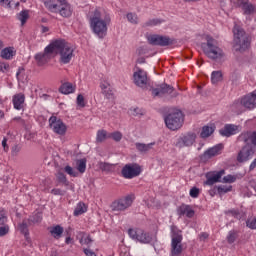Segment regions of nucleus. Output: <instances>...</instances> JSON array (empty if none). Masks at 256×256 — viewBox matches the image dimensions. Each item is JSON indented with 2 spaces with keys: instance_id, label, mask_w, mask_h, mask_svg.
<instances>
[{
  "instance_id": "nucleus-5",
  "label": "nucleus",
  "mask_w": 256,
  "mask_h": 256,
  "mask_svg": "<svg viewBox=\"0 0 256 256\" xmlns=\"http://www.w3.org/2000/svg\"><path fill=\"white\" fill-rule=\"evenodd\" d=\"M171 256H179L183 253V235L176 226H171Z\"/></svg>"
},
{
  "instance_id": "nucleus-40",
  "label": "nucleus",
  "mask_w": 256,
  "mask_h": 256,
  "mask_svg": "<svg viewBox=\"0 0 256 256\" xmlns=\"http://www.w3.org/2000/svg\"><path fill=\"white\" fill-rule=\"evenodd\" d=\"M105 139H109V135H107V131L106 130H99L97 132L96 141L98 143H103V141H105Z\"/></svg>"
},
{
  "instance_id": "nucleus-15",
  "label": "nucleus",
  "mask_w": 256,
  "mask_h": 256,
  "mask_svg": "<svg viewBox=\"0 0 256 256\" xmlns=\"http://www.w3.org/2000/svg\"><path fill=\"white\" fill-rule=\"evenodd\" d=\"M222 137H232V135H237L241 133V126L235 124H226L222 129L219 130Z\"/></svg>"
},
{
  "instance_id": "nucleus-58",
  "label": "nucleus",
  "mask_w": 256,
  "mask_h": 256,
  "mask_svg": "<svg viewBox=\"0 0 256 256\" xmlns=\"http://www.w3.org/2000/svg\"><path fill=\"white\" fill-rule=\"evenodd\" d=\"M246 225L249 227V229H256V218L247 220Z\"/></svg>"
},
{
  "instance_id": "nucleus-60",
  "label": "nucleus",
  "mask_w": 256,
  "mask_h": 256,
  "mask_svg": "<svg viewBox=\"0 0 256 256\" xmlns=\"http://www.w3.org/2000/svg\"><path fill=\"white\" fill-rule=\"evenodd\" d=\"M52 195H60L63 196L65 195V191L59 188H54L51 190Z\"/></svg>"
},
{
  "instance_id": "nucleus-39",
  "label": "nucleus",
  "mask_w": 256,
  "mask_h": 256,
  "mask_svg": "<svg viewBox=\"0 0 256 256\" xmlns=\"http://www.w3.org/2000/svg\"><path fill=\"white\" fill-rule=\"evenodd\" d=\"M233 191V186L229 185H220L217 187V192L219 195H225V193H229Z\"/></svg>"
},
{
  "instance_id": "nucleus-7",
  "label": "nucleus",
  "mask_w": 256,
  "mask_h": 256,
  "mask_svg": "<svg viewBox=\"0 0 256 256\" xmlns=\"http://www.w3.org/2000/svg\"><path fill=\"white\" fill-rule=\"evenodd\" d=\"M135 200V197L133 195H128L125 197H122L118 200H115L111 204V210L114 213H121L122 211H127L131 205H133V201Z\"/></svg>"
},
{
  "instance_id": "nucleus-51",
  "label": "nucleus",
  "mask_w": 256,
  "mask_h": 256,
  "mask_svg": "<svg viewBox=\"0 0 256 256\" xmlns=\"http://www.w3.org/2000/svg\"><path fill=\"white\" fill-rule=\"evenodd\" d=\"M5 223H7V212L0 209V225H5Z\"/></svg>"
},
{
  "instance_id": "nucleus-2",
  "label": "nucleus",
  "mask_w": 256,
  "mask_h": 256,
  "mask_svg": "<svg viewBox=\"0 0 256 256\" xmlns=\"http://www.w3.org/2000/svg\"><path fill=\"white\" fill-rule=\"evenodd\" d=\"M206 43L201 44L203 52L213 61H219L225 57V52L217 45V40L211 37V35H204Z\"/></svg>"
},
{
  "instance_id": "nucleus-33",
  "label": "nucleus",
  "mask_w": 256,
  "mask_h": 256,
  "mask_svg": "<svg viewBox=\"0 0 256 256\" xmlns=\"http://www.w3.org/2000/svg\"><path fill=\"white\" fill-rule=\"evenodd\" d=\"M17 19L21 22V25H25L29 20V10H22L19 14H17Z\"/></svg>"
},
{
  "instance_id": "nucleus-49",
  "label": "nucleus",
  "mask_w": 256,
  "mask_h": 256,
  "mask_svg": "<svg viewBox=\"0 0 256 256\" xmlns=\"http://www.w3.org/2000/svg\"><path fill=\"white\" fill-rule=\"evenodd\" d=\"M64 171H65V173H67L68 175H70V177H77V176L79 175V173H77V171H75V170L73 169V167H71V166H66V167L64 168Z\"/></svg>"
},
{
  "instance_id": "nucleus-16",
  "label": "nucleus",
  "mask_w": 256,
  "mask_h": 256,
  "mask_svg": "<svg viewBox=\"0 0 256 256\" xmlns=\"http://www.w3.org/2000/svg\"><path fill=\"white\" fill-rule=\"evenodd\" d=\"M134 85L137 87H145L147 85V72L138 68L136 72L133 74Z\"/></svg>"
},
{
  "instance_id": "nucleus-38",
  "label": "nucleus",
  "mask_w": 256,
  "mask_h": 256,
  "mask_svg": "<svg viewBox=\"0 0 256 256\" xmlns=\"http://www.w3.org/2000/svg\"><path fill=\"white\" fill-rule=\"evenodd\" d=\"M222 80H223V74L221 73V71L212 72L211 81L214 85L219 83V81H222Z\"/></svg>"
},
{
  "instance_id": "nucleus-13",
  "label": "nucleus",
  "mask_w": 256,
  "mask_h": 256,
  "mask_svg": "<svg viewBox=\"0 0 256 256\" xmlns=\"http://www.w3.org/2000/svg\"><path fill=\"white\" fill-rule=\"evenodd\" d=\"M253 155H255V150L253 149V146L246 144V146H244L238 153L237 161L238 163H245L249 161V159H252Z\"/></svg>"
},
{
  "instance_id": "nucleus-25",
  "label": "nucleus",
  "mask_w": 256,
  "mask_h": 256,
  "mask_svg": "<svg viewBox=\"0 0 256 256\" xmlns=\"http://www.w3.org/2000/svg\"><path fill=\"white\" fill-rule=\"evenodd\" d=\"M75 89H76V87H75V85H73V83L66 82L61 85L59 91L63 95H70V93H75Z\"/></svg>"
},
{
  "instance_id": "nucleus-56",
  "label": "nucleus",
  "mask_w": 256,
  "mask_h": 256,
  "mask_svg": "<svg viewBox=\"0 0 256 256\" xmlns=\"http://www.w3.org/2000/svg\"><path fill=\"white\" fill-rule=\"evenodd\" d=\"M245 1L246 0H231V4L233 5V7H239L240 9H242Z\"/></svg>"
},
{
  "instance_id": "nucleus-37",
  "label": "nucleus",
  "mask_w": 256,
  "mask_h": 256,
  "mask_svg": "<svg viewBox=\"0 0 256 256\" xmlns=\"http://www.w3.org/2000/svg\"><path fill=\"white\" fill-rule=\"evenodd\" d=\"M44 5H45L46 9H48V11H50L51 13H57L58 6H57V4H55V2L48 0V1L44 2Z\"/></svg>"
},
{
  "instance_id": "nucleus-14",
  "label": "nucleus",
  "mask_w": 256,
  "mask_h": 256,
  "mask_svg": "<svg viewBox=\"0 0 256 256\" xmlns=\"http://www.w3.org/2000/svg\"><path fill=\"white\" fill-rule=\"evenodd\" d=\"M148 42L150 45H158L160 47H167V45H171V38L167 36H161L157 34H152L148 36Z\"/></svg>"
},
{
  "instance_id": "nucleus-22",
  "label": "nucleus",
  "mask_w": 256,
  "mask_h": 256,
  "mask_svg": "<svg viewBox=\"0 0 256 256\" xmlns=\"http://www.w3.org/2000/svg\"><path fill=\"white\" fill-rule=\"evenodd\" d=\"M100 89L102 90V93L106 99H111L113 97V89H111V84H109L107 81L103 80L100 83Z\"/></svg>"
},
{
  "instance_id": "nucleus-36",
  "label": "nucleus",
  "mask_w": 256,
  "mask_h": 256,
  "mask_svg": "<svg viewBox=\"0 0 256 256\" xmlns=\"http://www.w3.org/2000/svg\"><path fill=\"white\" fill-rule=\"evenodd\" d=\"M163 23V20L159 18H153L144 23V27H157V25H161Z\"/></svg>"
},
{
  "instance_id": "nucleus-17",
  "label": "nucleus",
  "mask_w": 256,
  "mask_h": 256,
  "mask_svg": "<svg viewBox=\"0 0 256 256\" xmlns=\"http://www.w3.org/2000/svg\"><path fill=\"white\" fill-rule=\"evenodd\" d=\"M238 141L245 143L246 145H254L256 147V131H246L242 132L238 136Z\"/></svg>"
},
{
  "instance_id": "nucleus-6",
  "label": "nucleus",
  "mask_w": 256,
  "mask_h": 256,
  "mask_svg": "<svg viewBox=\"0 0 256 256\" xmlns=\"http://www.w3.org/2000/svg\"><path fill=\"white\" fill-rule=\"evenodd\" d=\"M164 121L170 131H177L183 127V112L174 110L165 117Z\"/></svg>"
},
{
  "instance_id": "nucleus-42",
  "label": "nucleus",
  "mask_w": 256,
  "mask_h": 256,
  "mask_svg": "<svg viewBox=\"0 0 256 256\" xmlns=\"http://www.w3.org/2000/svg\"><path fill=\"white\" fill-rule=\"evenodd\" d=\"M99 169H101V171H106L107 173H109V171H113V165L107 162H99Z\"/></svg>"
},
{
  "instance_id": "nucleus-8",
  "label": "nucleus",
  "mask_w": 256,
  "mask_h": 256,
  "mask_svg": "<svg viewBox=\"0 0 256 256\" xmlns=\"http://www.w3.org/2000/svg\"><path fill=\"white\" fill-rule=\"evenodd\" d=\"M195 141H197V133L187 132L179 136L175 143V147H178V149H183V147H192Z\"/></svg>"
},
{
  "instance_id": "nucleus-19",
  "label": "nucleus",
  "mask_w": 256,
  "mask_h": 256,
  "mask_svg": "<svg viewBox=\"0 0 256 256\" xmlns=\"http://www.w3.org/2000/svg\"><path fill=\"white\" fill-rule=\"evenodd\" d=\"M173 93V87L167 84H161L157 88L152 89L153 97H163V95H170Z\"/></svg>"
},
{
  "instance_id": "nucleus-28",
  "label": "nucleus",
  "mask_w": 256,
  "mask_h": 256,
  "mask_svg": "<svg viewBox=\"0 0 256 256\" xmlns=\"http://www.w3.org/2000/svg\"><path fill=\"white\" fill-rule=\"evenodd\" d=\"M64 229L61 225H56L50 228V234L54 239H61L63 237Z\"/></svg>"
},
{
  "instance_id": "nucleus-54",
  "label": "nucleus",
  "mask_w": 256,
  "mask_h": 256,
  "mask_svg": "<svg viewBox=\"0 0 256 256\" xmlns=\"http://www.w3.org/2000/svg\"><path fill=\"white\" fill-rule=\"evenodd\" d=\"M128 235H129V237H131V239H134V240L137 241V239L139 237V230L129 229L128 230Z\"/></svg>"
},
{
  "instance_id": "nucleus-48",
  "label": "nucleus",
  "mask_w": 256,
  "mask_h": 256,
  "mask_svg": "<svg viewBox=\"0 0 256 256\" xmlns=\"http://www.w3.org/2000/svg\"><path fill=\"white\" fill-rule=\"evenodd\" d=\"M236 239H237V231L231 230L227 236L228 243H235Z\"/></svg>"
},
{
  "instance_id": "nucleus-34",
  "label": "nucleus",
  "mask_w": 256,
  "mask_h": 256,
  "mask_svg": "<svg viewBox=\"0 0 256 256\" xmlns=\"http://www.w3.org/2000/svg\"><path fill=\"white\" fill-rule=\"evenodd\" d=\"M13 55H15V53L13 52V48L11 47L4 48L0 54L2 59H7V60L13 59Z\"/></svg>"
},
{
  "instance_id": "nucleus-64",
  "label": "nucleus",
  "mask_w": 256,
  "mask_h": 256,
  "mask_svg": "<svg viewBox=\"0 0 256 256\" xmlns=\"http://www.w3.org/2000/svg\"><path fill=\"white\" fill-rule=\"evenodd\" d=\"M256 167V158L252 161V163L249 166V171H253Z\"/></svg>"
},
{
  "instance_id": "nucleus-10",
  "label": "nucleus",
  "mask_w": 256,
  "mask_h": 256,
  "mask_svg": "<svg viewBox=\"0 0 256 256\" xmlns=\"http://www.w3.org/2000/svg\"><path fill=\"white\" fill-rule=\"evenodd\" d=\"M52 42L44 49L43 53H38L35 55L36 63L39 67H43L46 63H49V59L53 57L54 54Z\"/></svg>"
},
{
  "instance_id": "nucleus-55",
  "label": "nucleus",
  "mask_w": 256,
  "mask_h": 256,
  "mask_svg": "<svg viewBox=\"0 0 256 256\" xmlns=\"http://www.w3.org/2000/svg\"><path fill=\"white\" fill-rule=\"evenodd\" d=\"M78 107H85V97L82 94H79L76 99Z\"/></svg>"
},
{
  "instance_id": "nucleus-32",
  "label": "nucleus",
  "mask_w": 256,
  "mask_h": 256,
  "mask_svg": "<svg viewBox=\"0 0 256 256\" xmlns=\"http://www.w3.org/2000/svg\"><path fill=\"white\" fill-rule=\"evenodd\" d=\"M83 213H87V206L83 202H79L74 210V217H79V215H83Z\"/></svg>"
},
{
  "instance_id": "nucleus-21",
  "label": "nucleus",
  "mask_w": 256,
  "mask_h": 256,
  "mask_svg": "<svg viewBox=\"0 0 256 256\" xmlns=\"http://www.w3.org/2000/svg\"><path fill=\"white\" fill-rule=\"evenodd\" d=\"M242 103L245 109H255L256 107V90L251 94H247L242 98Z\"/></svg>"
},
{
  "instance_id": "nucleus-52",
  "label": "nucleus",
  "mask_w": 256,
  "mask_h": 256,
  "mask_svg": "<svg viewBox=\"0 0 256 256\" xmlns=\"http://www.w3.org/2000/svg\"><path fill=\"white\" fill-rule=\"evenodd\" d=\"M7 234H9V225L4 224L0 226V237H5Z\"/></svg>"
},
{
  "instance_id": "nucleus-45",
  "label": "nucleus",
  "mask_w": 256,
  "mask_h": 256,
  "mask_svg": "<svg viewBox=\"0 0 256 256\" xmlns=\"http://www.w3.org/2000/svg\"><path fill=\"white\" fill-rule=\"evenodd\" d=\"M81 239H80V244L81 245H89V243H93V240L91 239V236H86L85 233H80Z\"/></svg>"
},
{
  "instance_id": "nucleus-44",
  "label": "nucleus",
  "mask_w": 256,
  "mask_h": 256,
  "mask_svg": "<svg viewBox=\"0 0 256 256\" xmlns=\"http://www.w3.org/2000/svg\"><path fill=\"white\" fill-rule=\"evenodd\" d=\"M226 215H229L230 217H234L235 219L241 218V212L238 209H231L226 211Z\"/></svg>"
},
{
  "instance_id": "nucleus-18",
  "label": "nucleus",
  "mask_w": 256,
  "mask_h": 256,
  "mask_svg": "<svg viewBox=\"0 0 256 256\" xmlns=\"http://www.w3.org/2000/svg\"><path fill=\"white\" fill-rule=\"evenodd\" d=\"M177 215L179 217H188V219H193L195 217V210L191 205L182 204L177 208Z\"/></svg>"
},
{
  "instance_id": "nucleus-1",
  "label": "nucleus",
  "mask_w": 256,
  "mask_h": 256,
  "mask_svg": "<svg viewBox=\"0 0 256 256\" xmlns=\"http://www.w3.org/2000/svg\"><path fill=\"white\" fill-rule=\"evenodd\" d=\"M90 28L99 39L107 37V31L111 25V14L105 10L96 9L89 19Z\"/></svg>"
},
{
  "instance_id": "nucleus-9",
  "label": "nucleus",
  "mask_w": 256,
  "mask_h": 256,
  "mask_svg": "<svg viewBox=\"0 0 256 256\" xmlns=\"http://www.w3.org/2000/svg\"><path fill=\"white\" fill-rule=\"evenodd\" d=\"M49 127L56 135H65L67 133V125L63 123L61 118H57V116H51L49 118Z\"/></svg>"
},
{
  "instance_id": "nucleus-29",
  "label": "nucleus",
  "mask_w": 256,
  "mask_h": 256,
  "mask_svg": "<svg viewBox=\"0 0 256 256\" xmlns=\"http://www.w3.org/2000/svg\"><path fill=\"white\" fill-rule=\"evenodd\" d=\"M215 133V126L206 125L202 128L200 133L201 139H207V137H211Z\"/></svg>"
},
{
  "instance_id": "nucleus-50",
  "label": "nucleus",
  "mask_w": 256,
  "mask_h": 256,
  "mask_svg": "<svg viewBox=\"0 0 256 256\" xmlns=\"http://www.w3.org/2000/svg\"><path fill=\"white\" fill-rule=\"evenodd\" d=\"M200 193H201V190H199V188L192 187L190 189V193L189 194H190V197H192V199H197V197H199Z\"/></svg>"
},
{
  "instance_id": "nucleus-46",
  "label": "nucleus",
  "mask_w": 256,
  "mask_h": 256,
  "mask_svg": "<svg viewBox=\"0 0 256 256\" xmlns=\"http://www.w3.org/2000/svg\"><path fill=\"white\" fill-rule=\"evenodd\" d=\"M56 177H57L59 183H63V185H66V186L69 185L67 176H65V174L63 172H58Z\"/></svg>"
},
{
  "instance_id": "nucleus-11",
  "label": "nucleus",
  "mask_w": 256,
  "mask_h": 256,
  "mask_svg": "<svg viewBox=\"0 0 256 256\" xmlns=\"http://www.w3.org/2000/svg\"><path fill=\"white\" fill-rule=\"evenodd\" d=\"M121 174L124 179H134L141 175V167L137 164H126L122 168Z\"/></svg>"
},
{
  "instance_id": "nucleus-47",
  "label": "nucleus",
  "mask_w": 256,
  "mask_h": 256,
  "mask_svg": "<svg viewBox=\"0 0 256 256\" xmlns=\"http://www.w3.org/2000/svg\"><path fill=\"white\" fill-rule=\"evenodd\" d=\"M237 181V176L228 174L222 178V183H235Z\"/></svg>"
},
{
  "instance_id": "nucleus-35",
  "label": "nucleus",
  "mask_w": 256,
  "mask_h": 256,
  "mask_svg": "<svg viewBox=\"0 0 256 256\" xmlns=\"http://www.w3.org/2000/svg\"><path fill=\"white\" fill-rule=\"evenodd\" d=\"M76 165L79 173H85V171L87 170V160L85 159L77 160Z\"/></svg>"
},
{
  "instance_id": "nucleus-3",
  "label": "nucleus",
  "mask_w": 256,
  "mask_h": 256,
  "mask_svg": "<svg viewBox=\"0 0 256 256\" xmlns=\"http://www.w3.org/2000/svg\"><path fill=\"white\" fill-rule=\"evenodd\" d=\"M52 49L54 53H58L60 55V63H63V65L71 63L74 53V49L71 44L67 43L65 40H55L52 42Z\"/></svg>"
},
{
  "instance_id": "nucleus-61",
  "label": "nucleus",
  "mask_w": 256,
  "mask_h": 256,
  "mask_svg": "<svg viewBox=\"0 0 256 256\" xmlns=\"http://www.w3.org/2000/svg\"><path fill=\"white\" fill-rule=\"evenodd\" d=\"M23 73H25V69H19L16 73L18 81H23Z\"/></svg>"
},
{
  "instance_id": "nucleus-12",
  "label": "nucleus",
  "mask_w": 256,
  "mask_h": 256,
  "mask_svg": "<svg viewBox=\"0 0 256 256\" xmlns=\"http://www.w3.org/2000/svg\"><path fill=\"white\" fill-rule=\"evenodd\" d=\"M223 175H225V170L206 173V181L204 182V185L211 187L212 185H215V183H222L221 177H223Z\"/></svg>"
},
{
  "instance_id": "nucleus-53",
  "label": "nucleus",
  "mask_w": 256,
  "mask_h": 256,
  "mask_svg": "<svg viewBox=\"0 0 256 256\" xmlns=\"http://www.w3.org/2000/svg\"><path fill=\"white\" fill-rule=\"evenodd\" d=\"M19 230L21 231V233H23V235H25V237L29 235V228H27V223L23 222L22 224H20Z\"/></svg>"
},
{
  "instance_id": "nucleus-30",
  "label": "nucleus",
  "mask_w": 256,
  "mask_h": 256,
  "mask_svg": "<svg viewBox=\"0 0 256 256\" xmlns=\"http://www.w3.org/2000/svg\"><path fill=\"white\" fill-rule=\"evenodd\" d=\"M59 13L61 17H71V15L73 14V10H71V5L67 3L62 4L59 9Z\"/></svg>"
},
{
  "instance_id": "nucleus-31",
  "label": "nucleus",
  "mask_w": 256,
  "mask_h": 256,
  "mask_svg": "<svg viewBox=\"0 0 256 256\" xmlns=\"http://www.w3.org/2000/svg\"><path fill=\"white\" fill-rule=\"evenodd\" d=\"M255 9V5L251 4L249 0H245L244 4L242 5V10L244 11L245 15L255 13Z\"/></svg>"
},
{
  "instance_id": "nucleus-43",
  "label": "nucleus",
  "mask_w": 256,
  "mask_h": 256,
  "mask_svg": "<svg viewBox=\"0 0 256 256\" xmlns=\"http://www.w3.org/2000/svg\"><path fill=\"white\" fill-rule=\"evenodd\" d=\"M126 17L129 23H132L133 25H137V23H139V17L135 13L130 12L126 15Z\"/></svg>"
},
{
  "instance_id": "nucleus-41",
  "label": "nucleus",
  "mask_w": 256,
  "mask_h": 256,
  "mask_svg": "<svg viewBox=\"0 0 256 256\" xmlns=\"http://www.w3.org/2000/svg\"><path fill=\"white\" fill-rule=\"evenodd\" d=\"M108 139H113V141H116V143H119L121 139H123V133L120 131L112 132L108 135Z\"/></svg>"
},
{
  "instance_id": "nucleus-4",
  "label": "nucleus",
  "mask_w": 256,
  "mask_h": 256,
  "mask_svg": "<svg viewBox=\"0 0 256 256\" xmlns=\"http://www.w3.org/2000/svg\"><path fill=\"white\" fill-rule=\"evenodd\" d=\"M234 47L237 51H245L249 49L250 41L249 36L245 33V30L241 26H234Z\"/></svg>"
},
{
  "instance_id": "nucleus-23",
  "label": "nucleus",
  "mask_w": 256,
  "mask_h": 256,
  "mask_svg": "<svg viewBox=\"0 0 256 256\" xmlns=\"http://www.w3.org/2000/svg\"><path fill=\"white\" fill-rule=\"evenodd\" d=\"M154 145H155V142H151L148 144L141 143V142L135 143V147H136L137 151H139V153H149V151H151V149H153Z\"/></svg>"
},
{
  "instance_id": "nucleus-59",
  "label": "nucleus",
  "mask_w": 256,
  "mask_h": 256,
  "mask_svg": "<svg viewBox=\"0 0 256 256\" xmlns=\"http://www.w3.org/2000/svg\"><path fill=\"white\" fill-rule=\"evenodd\" d=\"M21 149H22L21 145H19V144L14 145V146L12 147V155H13L14 157L17 156V155H19V153L21 152Z\"/></svg>"
},
{
  "instance_id": "nucleus-57",
  "label": "nucleus",
  "mask_w": 256,
  "mask_h": 256,
  "mask_svg": "<svg viewBox=\"0 0 256 256\" xmlns=\"http://www.w3.org/2000/svg\"><path fill=\"white\" fill-rule=\"evenodd\" d=\"M9 69H10L9 63H7V62H0V71L2 73H7V71H9Z\"/></svg>"
},
{
  "instance_id": "nucleus-24",
  "label": "nucleus",
  "mask_w": 256,
  "mask_h": 256,
  "mask_svg": "<svg viewBox=\"0 0 256 256\" xmlns=\"http://www.w3.org/2000/svg\"><path fill=\"white\" fill-rule=\"evenodd\" d=\"M23 103H25V95L16 94L13 97L14 109H17V111H21V109H23Z\"/></svg>"
},
{
  "instance_id": "nucleus-63",
  "label": "nucleus",
  "mask_w": 256,
  "mask_h": 256,
  "mask_svg": "<svg viewBox=\"0 0 256 256\" xmlns=\"http://www.w3.org/2000/svg\"><path fill=\"white\" fill-rule=\"evenodd\" d=\"M2 147H3L4 151H9V146L7 145V138H3Z\"/></svg>"
},
{
  "instance_id": "nucleus-27",
  "label": "nucleus",
  "mask_w": 256,
  "mask_h": 256,
  "mask_svg": "<svg viewBox=\"0 0 256 256\" xmlns=\"http://www.w3.org/2000/svg\"><path fill=\"white\" fill-rule=\"evenodd\" d=\"M136 241H139L140 243H151L153 238L149 233H145V231L138 229V238Z\"/></svg>"
},
{
  "instance_id": "nucleus-62",
  "label": "nucleus",
  "mask_w": 256,
  "mask_h": 256,
  "mask_svg": "<svg viewBox=\"0 0 256 256\" xmlns=\"http://www.w3.org/2000/svg\"><path fill=\"white\" fill-rule=\"evenodd\" d=\"M84 254L86 256H97V254H95V252H93L92 250L87 249V248L84 249Z\"/></svg>"
},
{
  "instance_id": "nucleus-20",
  "label": "nucleus",
  "mask_w": 256,
  "mask_h": 256,
  "mask_svg": "<svg viewBox=\"0 0 256 256\" xmlns=\"http://www.w3.org/2000/svg\"><path fill=\"white\" fill-rule=\"evenodd\" d=\"M223 149V145H216L204 152V154L201 157L202 161H209V159H212V157H216V155H221V151Z\"/></svg>"
},
{
  "instance_id": "nucleus-26",
  "label": "nucleus",
  "mask_w": 256,
  "mask_h": 256,
  "mask_svg": "<svg viewBox=\"0 0 256 256\" xmlns=\"http://www.w3.org/2000/svg\"><path fill=\"white\" fill-rule=\"evenodd\" d=\"M243 109H245V106L243 105L242 99L236 100L230 106V111H232V113H236L237 115H240V113H243Z\"/></svg>"
}]
</instances>
